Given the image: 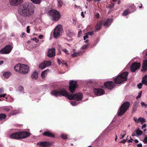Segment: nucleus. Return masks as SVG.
I'll return each mask as SVG.
<instances>
[{
  "instance_id": "bb28decb",
  "label": "nucleus",
  "mask_w": 147,
  "mask_h": 147,
  "mask_svg": "<svg viewBox=\"0 0 147 147\" xmlns=\"http://www.w3.org/2000/svg\"><path fill=\"white\" fill-rule=\"evenodd\" d=\"M11 74L10 73L9 71L5 72L4 73L3 76L4 77L8 78L9 77Z\"/></svg>"
},
{
  "instance_id": "603ef678",
  "label": "nucleus",
  "mask_w": 147,
  "mask_h": 147,
  "mask_svg": "<svg viewBox=\"0 0 147 147\" xmlns=\"http://www.w3.org/2000/svg\"><path fill=\"white\" fill-rule=\"evenodd\" d=\"M29 28H30V27L29 26H27V27L26 31L28 33H29L30 32V30Z\"/></svg>"
},
{
  "instance_id": "e2e57ef3",
  "label": "nucleus",
  "mask_w": 147,
  "mask_h": 147,
  "mask_svg": "<svg viewBox=\"0 0 147 147\" xmlns=\"http://www.w3.org/2000/svg\"><path fill=\"white\" fill-rule=\"evenodd\" d=\"M75 53H76L78 55H80L82 53L81 52H75Z\"/></svg>"
},
{
  "instance_id": "b1692460",
  "label": "nucleus",
  "mask_w": 147,
  "mask_h": 147,
  "mask_svg": "<svg viewBox=\"0 0 147 147\" xmlns=\"http://www.w3.org/2000/svg\"><path fill=\"white\" fill-rule=\"evenodd\" d=\"M141 82L142 84L147 86V75L143 78Z\"/></svg>"
},
{
  "instance_id": "58836bf2",
  "label": "nucleus",
  "mask_w": 147,
  "mask_h": 147,
  "mask_svg": "<svg viewBox=\"0 0 147 147\" xmlns=\"http://www.w3.org/2000/svg\"><path fill=\"white\" fill-rule=\"evenodd\" d=\"M71 104L73 106H76L77 105L78 103L75 101H72L70 102Z\"/></svg>"
},
{
  "instance_id": "9d476101",
  "label": "nucleus",
  "mask_w": 147,
  "mask_h": 147,
  "mask_svg": "<svg viewBox=\"0 0 147 147\" xmlns=\"http://www.w3.org/2000/svg\"><path fill=\"white\" fill-rule=\"evenodd\" d=\"M51 65V62L49 61H44L41 63L39 65V67L40 69H43L47 67L50 66Z\"/></svg>"
},
{
  "instance_id": "ea45409f",
  "label": "nucleus",
  "mask_w": 147,
  "mask_h": 147,
  "mask_svg": "<svg viewBox=\"0 0 147 147\" xmlns=\"http://www.w3.org/2000/svg\"><path fill=\"white\" fill-rule=\"evenodd\" d=\"M61 138L63 139H67V136L66 135L64 134H62L61 136Z\"/></svg>"
},
{
  "instance_id": "09e8293b",
  "label": "nucleus",
  "mask_w": 147,
  "mask_h": 147,
  "mask_svg": "<svg viewBox=\"0 0 147 147\" xmlns=\"http://www.w3.org/2000/svg\"><path fill=\"white\" fill-rule=\"evenodd\" d=\"M87 34L88 35L92 36L93 34L94 33L92 32H88Z\"/></svg>"
},
{
  "instance_id": "79ce46f5",
  "label": "nucleus",
  "mask_w": 147,
  "mask_h": 147,
  "mask_svg": "<svg viewBox=\"0 0 147 147\" xmlns=\"http://www.w3.org/2000/svg\"><path fill=\"white\" fill-rule=\"evenodd\" d=\"M142 92H139L138 95L136 96V99H138V98H140L142 95Z\"/></svg>"
},
{
  "instance_id": "f3484780",
  "label": "nucleus",
  "mask_w": 147,
  "mask_h": 147,
  "mask_svg": "<svg viewBox=\"0 0 147 147\" xmlns=\"http://www.w3.org/2000/svg\"><path fill=\"white\" fill-rule=\"evenodd\" d=\"M42 134L44 136L54 138L55 137L54 135L52 133L51 131L49 130L44 132Z\"/></svg>"
},
{
  "instance_id": "774afa93",
  "label": "nucleus",
  "mask_w": 147,
  "mask_h": 147,
  "mask_svg": "<svg viewBox=\"0 0 147 147\" xmlns=\"http://www.w3.org/2000/svg\"><path fill=\"white\" fill-rule=\"evenodd\" d=\"M67 33H69L70 34H72V32L70 30H68L67 31Z\"/></svg>"
},
{
  "instance_id": "c9c22d12",
  "label": "nucleus",
  "mask_w": 147,
  "mask_h": 147,
  "mask_svg": "<svg viewBox=\"0 0 147 147\" xmlns=\"http://www.w3.org/2000/svg\"><path fill=\"white\" fill-rule=\"evenodd\" d=\"M18 113V111L17 110H14L12 111H11L10 114L11 115H16V114Z\"/></svg>"
},
{
  "instance_id": "bf43d9fd",
  "label": "nucleus",
  "mask_w": 147,
  "mask_h": 147,
  "mask_svg": "<svg viewBox=\"0 0 147 147\" xmlns=\"http://www.w3.org/2000/svg\"><path fill=\"white\" fill-rule=\"evenodd\" d=\"M126 139H123L121 142L123 143H125L126 142Z\"/></svg>"
},
{
  "instance_id": "37998d69",
  "label": "nucleus",
  "mask_w": 147,
  "mask_h": 147,
  "mask_svg": "<svg viewBox=\"0 0 147 147\" xmlns=\"http://www.w3.org/2000/svg\"><path fill=\"white\" fill-rule=\"evenodd\" d=\"M143 142L144 143V144H146L147 143V136H146L144 138V140L143 141Z\"/></svg>"
},
{
  "instance_id": "f704fd0d",
  "label": "nucleus",
  "mask_w": 147,
  "mask_h": 147,
  "mask_svg": "<svg viewBox=\"0 0 147 147\" xmlns=\"http://www.w3.org/2000/svg\"><path fill=\"white\" fill-rule=\"evenodd\" d=\"M48 71L49 70L48 69H47L46 70H44V71L42 72L41 74V76L42 78H45V75L46 74V72Z\"/></svg>"
},
{
  "instance_id": "5fc2aeb1",
  "label": "nucleus",
  "mask_w": 147,
  "mask_h": 147,
  "mask_svg": "<svg viewBox=\"0 0 147 147\" xmlns=\"http://www.w3.org/2000/svg\"><path fill=\"white\" fill-rule=\"evenodd\" d=\"M6 95V94H0V96L1 97H5V96Z\"/></svg>"
},
{
  "instance_id": "0e129e2a",
  "label": "nucleus",
  "mask_w": 147,
  "mask_h": 147,
  "mask_svg": "<svg viewBox=\"0 0 147 147\" xmlns=\"http://www.w3.org/2000/svg\"><path fill=\"white\" fill-rule=\"evenodd\" d=\"M115 141H116L117 139V134H116V133H115Z\"/></svg>"
},
{
  "instance_id": "f8f14e48",
  "label": "nucleus",
  "mask_w": 147,
  "mask_h": 147,
  "mask_svg": "<svg viewBox=\"0 0 147 147\" xmlns=\"http://www.w3.org/2000/svg\"><path fill=\"white\" fill-rule=\"evenodd\" d=\"M52 144V142L44 141L38 142L37 143V145L40 146H42L44 147H49L51 146Z\"/></svg>"
},
{
  "instance_id": "e433bc0d",
  "label": "nucleus",
  "mask_w": 147,
  "mask_h": 147,
  "mask_svg": "<svg viewBox=\"0 0 147 147\" xmlns=\"http://www.w3.org/2000/svg\"><path fill=\"white\" fill-rule=\"evenodd\" d=\"M18 90L20 92L24 91V87L21 86H20L18 87Z\"/></svg>"
},
{
  "instance_id": "5701e85b",
  "label": "nucleus",
  "mask_w": 147,
  "mask_h": 147,
  "mask_svg": "<svg viewBox=\"0 0 147 147\" xmlns=\"http://www.w3.org/2000/svg\"><path fill=\"white\" fill-rule=\"evenodd\" d=\"M143 70H142V71L143 70L145 71L147 70V60H144L143 61V65L142 66Z\"/></svg>"
},
{
  "instance_id": "ddd939ff",
  "label": "nucleus",
  "mask_w": 147,
  "mask_h": 147,
  "mask_svg": "<svg viewBox=\"0 0 147 147\" xmlns=\"http://www.w3.org/2000/svg\"><path fill=\"white\" fill-rule=\"evenodd\" d=\"M104 85L106 88L111 90L114 88L115 84L113 82L109 81L105 83Z\"/></svg>"
},
{
  "instance_id": "69168bd1",
  "label": "nucleus",
  "mask_w": 147,
  "mask_h": 147,
  "mask_svg": "<svg viewBox=\"0 0 147 147\" xmlns=\"http://www.w3.org/2000/svg\"><path fill=\"white\" fill-rule=\"evenodd\" d=\"M81 15L82 17L83 18H84V17L85 16L84 15V12L83 11L81 12Z\"/></svg>"
},
{
  "instance_id": "cd10ccee",
  "label": "nucleus",
  "mask_w": 147,
  "mask_h": 147,
  "mask_svg": "<svg viewBox=\"0 0 147 147\" xmlns=\"http://www.w3.org/2000/svg\"><path fill=\"white\" fill-rule=\"evenodd\" d=\"M105 90L103 89L100 88H94L93 92H105Z\"/></svg>"
},
{
  "instance_id": "49530a36",
  "label": "nucleus",
  "mask_w": 147,
  "mask_h": 147,
  "mask_svg": "<svg viewBox=\"0 0 147 147\" xmlns=\"http://www.w3.org/2000/svg\"><path fill=\"white\" fill-rule=\"evenodd\" d=\"M128 13V11H125L122 13V15L124 16H126Z\"/></svg>"
},
{
  "instance_id": "6e6d98bb",
  "label": "nucleus",
  "mask_w": 147,
  "mask_h": 147,
  "mask_svg": "<svg viewBox=\"0 0 147 147\" xmlns=\"http://www.w3.org/2000/svg\"><path fill=\"white\" fill-rule=\"evenodd\" d=\"M141 104L142 105V106H144L145 107V105H146L145 104V103L143 102H141Z\"/></svg>"
},
{
  "instance_id": "a211bd4d",
  "label": "nucleus",
  "mask_w": 147,
  "mask_h": 147,
  "mask_svg": "<svg viewBox=\"0 0 147 147\" xmlns=\"http://www.w3.org/2000/svg\"><path fill=\"white\" fill-rule=\"evenodd\" d=\"M11 138L20 139L19 132H16L11 134L10 136Z\"/></svg>"
},
{
  "instance_id": "7c9ffc66",
  "label": "nucleus",
  "mask_w": 147,
  "mask_h": 147,
  "mask_svg": "<svg viewBox=\"0 0 147 147\" xmlns=\"http://www.w3.org/2000/svg\"><path fill=\"white\" fill-rule=\"evenodd\" d=\"M6 116L5 114H0V120L1 121L4 119L6 118Z\"/></svg>"
},
{
  "instance_id": "4be33fe9",
  "label": "nucleus",
  "mask_w": 147,
  "mask_h": 147,
  "mask_svg": "<svg viewBox=\"0 0 147 147\" xmlns=\"http://www.w3.org/2000/svg\"><path fill=\"white\" fill-rule=\"evenodd\" d=\"M21 64H22L20 63H18L14 67V70L16 71H18L20 73V70H21Z\"/></svg>"
},
{
  "instance_id": "20e7f679",
  "label": "nucleus",
  "mask_w": 147,
  "mask_h": 147,
  "mask_svg": "<svg viewBox=\"0 0 147 147\" xmlns=\"http://www.w3.org/2000/svg\"><path fill=\"white\" fill-rule=\"evenodd\" d=\"M130 106V103L129 102H126L123 103L119 107L118 112L117 115L119 116L123 115L127 110Z\"/></svg>"
},
{
  "instance_id": "412c9836",
  "label": "nucleus",
  "mask_w": 147,
  "mask_h": 147,
  "mask_svg": "<svg viewBox=\"0 0 147 147\" xmlns=\"http://www.w3.org/2000/svg\"><path fill=\"white\" fill-rule=\"evenodd\" d=\"M138 102H136L134 103L132 107V113L135 112L136 110L137 109L138 107Z\"/></svg>"
},
{
  "instance_id": "4d7b16f0",
  "label": "nucleus",
  "mask_w": 147,
  "mask_h": 147,
  "mask_svg": "<svg viewBox=\"0 0 147 147\" xmlns=\"http://www.w3.org/2000/svg\"><path fill=\"white\" fill-rule=\"evenodd\" d=\"M146 124H143L142 125V129H143L144 128L146 127Z\"/></svg>"
},
{
  "instance_id": "a878e982",
  "label": "nucleus",
  "mask_w": 147,
  "mask_h": 147,
  "mask_svg": "<svg viewBox=\"0 0 147 147\" xmlns=\"http://www.w3.org/2000/svg\"><path fill=\"white\" fill-rule=\"evenodd\" d=\"M13 108L11 106L5 107L3 108V110L6 112H8L10 110L12 109Z\"/></svg>"
},
{
  "instance_id": "423d86ee",
  "label": "nucleus",
  "mask_w": 147,
  "mask_h": 147,
  "mask_svg": "<svg viewBox=\"0 0 147 147\" xmlns=\"http://www.w3.org/2000/svg\"><path fill=\"white\" fill-rule=\"evenodd\" d=\"M63 32L62 27L61 25H58L55 29L53 32L54 36L57 38L61 35Z\"/></svg>"
},
{
  "instance_id": "f257e3e1",
  "label": "nucleus",
  "mask_w": 147,
  "mask_h": 147,
  "mask_svg": "<svg viewBox=\"0 0 147 147\" xmlns=\"http://www.w3.org/2000/svg\"><path fill=\"white\" fill-rule=\"evenodd\" d=\"M18 12L23 16L28 17L32 15L34 12L32 4L30 3H24L19 7Z\"/></svg>"
},
{
  "instance_id": "aec40b11",
  "label": "nucleus",
  "mask_w": 147,
  "mask_h": 147,
  "mask_svg": "<svg viewBox=\"0 0 147 147\" xmlns=\"http://www.w3.org/2000/svg\"><path fill=\"white\" fill-rule=\"evenodd\" d=\"M113 19L111 18H108L105 23L104 24V26H109L112 22Z\"/></svg>"
},
{
  "instance_id": "4468645a",
  "label": "nucleus",
  "mask_w": 147,
  "mask_h": 147,
  "mask_svg": "<svg viewBox=\"0 0 147 147\" xmlns=\"http://www.w3.org/2000/svg\"><path fill=\"white\" fill-rule=\"evenodd\" d=\"M55 49L54 48L49 49L48 50L47 56L50 58L54 56L55 54Z\"/></svg>"
},
{
  "instance_id": "393cba45",
  "label": "nucleus",
  "mask_w": 147,
  "mask_h": 147,
  "mask_svg": "<svg viewBox=\"0 0 147 147\" xmlns=\"http://www.w3.org/2000/svg\"><path fill=\"white\" fill-rule=\"evenodd\" d=\"M38 77V73L36 71L33 72L31 76V78L34 80L36 79Z\"/></svg>"
},
{
  "instance_id": "7ed1b4c3",
  "label": "nucleus",
  "mask_w": 147,
  "mask_h": 147,
  "mask_svg": "<svg viewBox=\"0 0 147 147\" xmlns=\"http://www.w3.org/2000/svg\"><path fill=\"white\" fill-rule=\"evenodd\" d=\"M128 74V73L127 71L122 73L114 79L115 82L117 84L123 83L127 80V77Z\"/></svg>"
},
{
  "instance_id": "a19ab883",
  "label": "nucleus",
  "mask_w": 147,
  "mask_h": 147,
  "mask_svg": "<svg viewBox=\"0 0 147 147\" xmlns=\"http://www.w3.org/2000/svg\"><path fill=\"white\" fill-rule=\"evenodd\" d=\"M62 50L64 51L65 54H69V53L68 52V51L67 50V49H62Z\"/></svg>"
},
{
  "instance_id": "c756f323",
  "label": "nucleus",
  "mask_w": 147,
  "mask_h": 147,
  "mask_svg": "<svg viewBox=\"0 0 147 147\" xmlns=\"http://www.w3.org/2000/svg\"><path fill=\"white\" fill-rule=\"evenodd\" d=\"M136 132L137 135L139 136L141 135L142 133V131L140 130L139 128L137 129L136 130Z\"/></svg>"
},
{
  "instance_id": "2f4dec72",
  "label": "nucleus",
  "mask_w": 147,
  "mask_h": 147,
  "mask_svg": "<svg viewBox=\"0 0 147 147\" xmlns=\"http://www.w3.org/2000/svg\"><path fill=\"white\" fill-rule=\"evenodd\" d=\"M34 3L39 4L41 2V0H30Z\"/></svg>"
},
{
  "instance_id": "de8ad7c7",
  "label": "nucleus",
  "mask_w": 147,
  "mask_h": 147,
  "mask_svg": "<svg viewBox=\"0 0 147 147\" xmlns=\"http://www.w3.org/2000/svg\"><path fill=\"white\" fill-rule=\"evenodd\" d=\"M134 121L136 123H138V119H137V118L136 117H134Z\"/></svg>"
},
{
  "instance_id": "0eeeda50",
  "label": "nucleus",
  "mask_w": 147,
  "mask_h": 147,
  "mask_svg": "<svg viewBox=\"0 0 147 147\" xmlns=\"http://www.w3.org/2000/svg\"><path fill=\"white\" fill-rule=\"evenodd\" d=\"M12 49L10 45H7L0 50V54H6L9 53Z\"/></svg>"
},
{
  "instance_id": "9b49d317",
  "label": "nucleus",
  "mask_w": 147,
  "mask_h": 147,
  "mask_svg": "<svg viewBox=\"0 0 147 147\" xmlns=\"http://www.w3.org/2000/svg\"><path fill=\"white\" fill-rule=\"evenodd\" d=\"M140 67V64L139 63H133L130 67L131 71L132 72H135V71Z\"/></svg>"
},
{
  "instance_id": "a18cd8bd",
  "label": "nucleus",
  "mask_w": 147,
  "mask_h": 147,
  "mask_svg": "<svg viewBox=\"0 0 147 147\" xmlns=\"http://www.w3.org/2000/svg\"><path fill=\"white\" fill-rule=\"evenodd\" d=\"M32 40L35 41L36 42H38L39 41V40L38 38L36 37H34L32 38Z\"/></svg>"
},
{
  "instance_id": "dca6fc26",
  "label": "nucleus",
  "mask_w": 147,
  "mask_h": 147,
  "mask_svg": "<svg viewBox=\"0 0 147 147\" xmlns=\"http://www.w3.org/2000/svg\"><path fill=\"white\" fill-rule=\"evenodd\" d=\"M23 1V0H9L10 4L13 6L21 4Z\"/></svg>"
},
{
  "instance_id": "f03ea898",
  "label": "nucleus",
  "mask_w": 147,
  "mask_h": 147,
  "mask_svg": "<svg viewBox=\"0 0 147 147\" xmlns=\"http://www.w3.org/2000/svg\"><path fill=\"white\" fill-rule=\"evenodd\" d=\"M50 92V94L52 96L57 97L63 96L67 98L69 100L74 99L77 101L81 100L83 98V94L81 92Z\"/></svg>"
},
{
  "instance_id": "c85d7f7f",
  "label": "nucleus",
  "mask_w": 147,
  "mask_h": 147,
  "mask_svg": "<svg viewBox=\"0 0 147 147\" xmlns=\"http://www.w3.org/2000/svg\"><path fill=\"white\" fill-rule=\"evenodd\" d=\"M138 123L140 122L142 124L145 122V119L143 117H140L138 118Z\"/></svg>"
},
{
  "instance_id": "338daca9",
  "label": "nucleus",
  "mask_w": 147,
  "mask_h": 147,
  "mask_svg": "<svg viewBox=\"0 0 147 147\" xmlns=\"http://www.w3.org/2000/svg\"><path fill=\"white\" fill-rule=\"evenodd\" d=\"M43 37V36L42 35H40L39 36H38V38H40V39H42V37Z\"/></svg>"
},
{
  "instance_id": "13d9d810",
  "label": "nucleus",
  "mask_w": 147,
  "mask_h": 147,
  "mask_svg": "<svg viewBox=\"0 0 147 147\" xmlns=\"http://www.w3.org/2000/svg\"><path fill=\"white\" fill-rule=\"evenodd\" d=\"M130 138H131V139H129L127 141V142L128 143L132 142V141L133 140L132 139L131 137H130Z\"/></svg>"
},
{
  "instance_id": "8fccbe9b",
  "label": "nucleus",
  "mask_w": 147,
  "mask_h": 147,
  "mask_svg": "<svg viewBox=\"0 0 147 147\" xmlns=\"http://www.w3.org/2000/svg\"><path fill=\"white\" fill-rule=\"evenodd\" d=\"M71 56L73 57H77L78 55L76 53H75V52H74V53Z\"/></svg>"
},
{
  "instance_id": "680f3d73",
  "label": "nucleus",
  "mask_w": 147,
  "mask_h": 147,
  "mask_svg": "<svg viewBox=\"0 0 147 147\" xmlns=\"http://www.w3.org/2000/svg\"><path fill=\"white\" fill-rule=\"evenodd\" d=\"M88 37V36L87 35H86L84 36L83 37L84 40H85Z\"/></svg>"
},
{
  "instance_id": "3c124183",
  "label": "nucleus",
  "mask_w": 147,
  "mask_h": 147,
  "mask_svg": "<svg viewBox=\"0 0 147 147\" xmlns=\"http://www.w3.org/2000/svg\"><path fill=\"white\" fill-rule=\"evenodd\" d=\"M21 38H23L24 37H25L26 35L25 33L24 32H23L22 33L21 35L20 36Z\"/></svg>"
},
{
  "instance_id": "2eb2a0df",
  "label": "nucleus",
  "mask_w": 147,
  "mask_h": 147,
  "mask_svg": "<svg viewBox=\"0 0 147 147\" xmlns=\"http://www.w3.org/2000/svg\"><path fill=\"white\" fill-rule=\"evenodd\" d=\"M20 139L27 138L30 135V132L26 131L19 132Z\"/></svg>"
},
{
  "instance_id": "39448f33",
  "label": "nucleus",
  "mask_w": 147,
  "mask_h": 147,
  "mask_svg": "<svg viewBox=\"0 0 147 147\" xmlns=\"http://www.w3.org/2000/svg\"><path fill=\"white\" fill-rule=\"evenodd\" d=\"M48 13L55 21H58L61 17L60 13L56 10H51L48 11Z\"/></svg>"
},
{
  "instance_id": "c03bdc74",
  "label": "nucleus",
  "mask_w": 147,
  "mask_h": 147,
  "mask_svg": "<svg viewBox=\"0 0 147 147\" xmlns=\"http://www.w3.org/2000/svg\"><path fill=\"white\" fill-rule=\"evenodd\" d=\"M142 83H140L139 84H138L137 85L138 88L139 89H140L142 88Z\"/></svg>"
},
{
  "instance_id": "6e6552de",
  "label": "nucleus",
  "mask_w": 147,
  "mask_h": 147,
  "mask_svg": "<svg viewBox=\"0 0 147 147\" xmlns=\"http://www.w3.org/2000/svg\"><path fill=\"white\" fill-rule=\"evenodd\" d=\"M77 87V83L76 81L71 80L69 82V89L71 92H75Z\"/></svg>"
},
{
  "instance_id": "4c0bfd02",
  "label": "nucleus",
  "mask_w": 147,
  "mask_h": 147,
  "mask_svg": "<svg viewBox=\"0 0 147 147\" xmlns=\"http://www.w3.org/2000/svg\"><path fill=\"white\" fill-rule=\"evenodd\" d=\"M63 3L62 1L60 0L58 1V6L60 7H61L63 5Z\"/></svg>"
},
{
  "instance_id": "72a5a7b5",
  "label": "nucleus",
  "mask_w": 147,
  "mask_h": 147,
  "mask_svg": "<svg viewBox=\"0 0 147 147\" xmlns=\"http://www.w3.org/2000/svg\"><path fill=\"white\" fill-rule=\"evenodd\" d=\"M126 134V131H122L120 136V138L121 139H122L123 138L124 136Z\"/></svg>"
},
{
  "instance_id": "864d4df0",
  "label": "nucleus",
  "mask_w": 147,
  "mask_h": 147,
  "mask_svg": "<svg viewBox=\"0 0 147 147\" xmlns=\"http://www.w3.org/2000/svg\"><path fill=\"white\" fill-rule=\"evenodd\" d=\"M88 46V45H85L83 46L82 47L81 49H85Z\"/></svg>"
},
{
  "instance_id": "6ab92c4d",
  "label": "nucleus",
  "mask_w": 147,
  "mask_h": 147,
  "mask_svg": "<svg viewBox=\"0 0 147 147\" xmlns=\"http://www.w3.org/2000/svg\"><path fill=\"white\" fill-rule=\"evenodd\" d=\"M89 94L92 97L99 96L103 95L105 92H88Z\"/></svg>"
},
{
  "instance_id": "473e14b6",
  "label": "nucleus",
  "mask_w": 147,
  "mask_h": 147,
  "mask_svg": "<svg viewBox=\"0 0 147 147\" xmlns=\"http://www.w3.org/2000/svg\"><path fill=\"white\" fill-rule=\"evenodd\" d=\"M102 25V24L101 23H98L97 24V26H96V30L97 31H98L100 29Z\"/></svg>"
},
{
  "instance_id": "052dcab7",
  "label": "nucleus",
  "mask_w": 147,
  "mask_h": 147,
  "mask_svg": "<svg viewBox=\"0 0 147 147\" xmlns=\"http://www.w3.org/2000/svg\"><path fill=\"white\" fill-rule=\"evenodd\" d=\"M137 147H142V145L141 143H139L137 144Z\"/></svg>"
},
{
  "instance_id": "1a4fd4ad",
  "label": "nucleus",
  "mask_w": 147,
  "mask_h": 147,
  "mask_svg": "<svg viewBox=\"0 0 147 147\" xmlns=\"http://www.w3.org/2000/svg\"><path fill=\"white\" fill-rule=\"evenodd\" d=\"M21 70H20V73L21 74H26L28 73L29 71V67L26 65L24 64H21Z\"/></svg>"
}]
</instances>
